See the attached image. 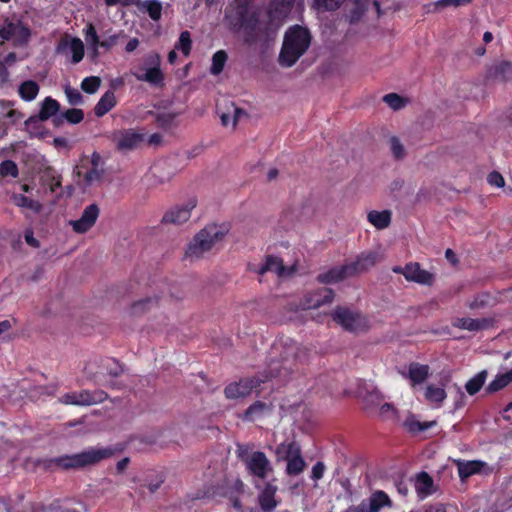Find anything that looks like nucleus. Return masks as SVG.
<instances>
[{"mask_svg":"<svg viewBox=\"0 0 512 512\" xmlns=\"http://www.w3.org/2000/svg\"><path fill=\"white\" fill-rule=\"evenodd\" d=\"M367 512H380L382 508H391L393 503L388 494L382 490L371 493L368 499L361 502Z\"/></svg>","mask_w":512,"mask_h":512,"instance_id":"19","label":"nucleus"},{"mask_svg":"<svg viewBox=\"0 0 512 512\" xmlns=\"http://www.w3.org/2000/svg\"><path fill=\"white\" fill-rule=\"evenodd\" d=\"M240 26L243 31V40L251 45L264 39L266 27L260 22L256 13L244 11L240 16Z\"/></svg>","mask_w":512,"mask_h":512,"instance_id":"7","label":"nucleus"},{"mask_svg":"<svg viewBox=\"0 0 512 512\" xmlns=\"http://www.w3.org/2000/svg\"><path fill=\"white\" fill-rule=\"evenodd\" d=\"M228 229L224 226L210 224L200 230L190 241L185 257L196 261L211 251L215 244L221 242L226 236Z\"/></svg>","mask_w":512,"mask_h":512,"instance_id":"4","label":"nucleus"},{"mask_svg":"<svg viewBox=\"0 0 512 512\" xmlns=\"http://www.w3.org/2000/svg\"><path fill=\"white\" fill-rule=\"evenodd\" d=\"M278 349L279 358L269 364L271 377L286 378L309 358V349L289 338L282 340Z\"/></svg>","mask_w":512,"mask_h":512,"instance_id":"1","label":"nucleus"},{"mask_svg":"<svg viewBox=\"0 0 512 512\" xmlns=\"http://www.w3.org/2000/svg\"><path fill=\"white\" fill-rule=\"evenodd\" d=\"M335 297L334 291L330 288H319L307 292L299 303H289L287 308L290 311L318 309L321 306L329 305Z\"/></svg>","mask_w":512,"mask_h":512,"instance_id":"5","label":"nucleus"},{"mask_svg":"<svg viewBox=\"0 0 512 512\" xmlns=\"http://www.w3.org/2000/svg\"><path fill=\"white\" fill-rule=\"evenodd\" d=\"M156 303H157L156 298H147L144 300H140L133 305V307H132L133 313L137 314V313L144 312L147 308L154 306Z\"/></svg>","mask_w":512,"mask_h":512,"instance_id":"56","label":"nucleus"},{"mask_svg":"<svg viewBox=\"0 0 512 512\" xmlns=\"http://www.w3.org/2000/svg\"><path fill=\"white\" fill-rule=\"evenodd\" d=\"M259 275H264L267 272H273L278 277H288L293 273V269L285 267L283 261L273 255H268L265 258V263L255 270Z\"/></svg>","mask_w":512,"mask_h":512,"instance_id":"18","label":"nucleus"},{"mask_svg":"<svg viewBox=\"0 0 512 512\" xmlns=\"http://www.w3.org/2000/svg\"><path fill=\"white\" fill-rule=\"evenodd\" d=\"M435 423H436L435 421L421 423L416 420H408L406 422V425L408 426L410 431L417 432V431H424V430L434 426Z\"/></svg>","mask_w":512,"mask_h":512,"instance_id":"57","label":"nucleus"},{"mask_svg":"<svg viewBox=\"0 0 512 512\" xmlns=\"http://www.w3.org/2000/svg\"><path fill=\"white\" fill-rule=\"evenodd\" d=\"M472 0H438L436 2V6H441V7H445V6H454V7H458V6H461V5H466L468 3H470Z\"/></svg>","mask_w":512,"mask_h":512,"instance_id":"62","label":"nucleus"},{"mask_svg":"<svg viewBox=\"0 0 512 512\" xmlns=\"http://www.w3.org/2000/svg\"><path fill=\"white\" fill-rule=\"evenodd\" d=\"M114 454L115 450L111 447L90 448L80 453L51 459L50 464H54L63 470H79L94 466L105 459L111 458Z\"/></svg>","mask_w":512,"mask_h":512,"instance_id":"3","label":"nucleus"},{"mask_svg":"<svg viewBox=\"0 0 512 512\" xmlns=\"http://www.w3.org/2000/svg\"><path fill=\"white\" fill-rule=\"evenodd\" d=\"M227 61V54L223 50L217 51L212 57V65L210 72L213 75H218L223 71L224 65Z\"/></svg>","mask_w":512,"mask_h":512,"instance_id":"41","label":"nucleus"},{"mask_svg":"<svg viewBox=\"0 0 512 512\" xmlns=\"http://www.w3.org/2000/svg\"><path fill=\"white\" fill-rule=\"evenodd\" d=\"M104 176V169L101 167H91V169L85 174L84 180L86 185H92L102 181Z\"/></svg>","mask_w":512,"mask_h":512,"instance_id":"46","label":"nucleus"},{"mask_svg":"<svg viewBox=\"0 0 512 512\" xmlns=\"http://www.w3.org/2000/svg\"><path fill=\"white\" fill-rule=\"evenodd\" d=\"M99 213V207L96 204H90L78 220H71L69 224L76 233H85L96 223Z\"/></svg>","mask_w":512,"mask_h":512,"instance_id":"15","label":"nucleus"},{"mask_svg":"<svg viewBox=\"0 0 512 512\" xmlns=\"http://www.w3.org/2000/svg\"><path fill=\"white\" fill-rule=\"evenodd\" d=\"M325 465L323 462H317L313 467H312V472H311V477L312 479L314 480H319L323 477V474L325 472Z\"/></svg>","mask_w":512,"mask_h":512,"instance_id":"60","label":"nucleus"},{"mask_svg":"<svg viewBox=\"0 0 512 512\" xmlns=\"http://www.w3.org/2000/svg\"><path fill=\"white\" fill-rule=\"evenodd\" d=\"M311 35L306 28L294 26L284 36L278 62L284 68L292 67L298 59L308 50Z\"/></svg>","mask_w":512,"mask_h":512,"instance_id":"2","label":"nucleus"},{"mask_svg":"<svg viewBox=\"0 0 512 512\" xmlns=\"http://www.w3.org/2000/svg\"><path fill=\"white\" fill-rule=\"evenodd\" d=\"M429 374V367L419 363H411L407 376L413 385L420 384L426 380Z\"/></svg>","mask_w":512,"mask_h":512,"instance_id":"29","label":"nucleus"},{"mask_svg":"<svg viewBox=\"0 0 512 512\" xmlns=\"http://www.w3.org/2000/svg\"><path fill=\"white\" fill-rule=\"evenodd\" d=\"M114 141L118 150L129 151L142 143L143 135L132 129L122 130L114 133Z\"/></svg>","mask_w":512,"mask_h":512,"instance_id":"17","label":"nucleus"},{"mask_svg":"<svg viewBox=\"0 0 512 512\" xmlns=\"http://www.w3.org/2000/svg\"><path fill=\"white\" fill-rule=\"evenodd\" d=\"M101 85V79L97 76L86 77L81 83L83 91L89 94L95 93Z\"/></svg>","mask_w":512,"mask_h":512,"instance_id":"47","label":"nucleus"},{"mask_svg":"<svg viewBox=\"0 0 512 512\" xmlns=\"http://www.w3.org/2000/svg\"><path fill=\"white\" fill-rule=\"evenodd\" d=\"M300 446L295 442L281 443L276 447L275 454L278 461H287L293 455L297 454Z\"/></svg>","mask_w":512,"mask_h":512,"instance_id":"35","label":"nucleus"},{"mask_svg":"<svg viewBox=\"0 0 512 512\" xmlns=\"http://www.w3.org/2000/svg\"><path fill=\"white\" fill-rule=\"evenodd\" d=\"M175 114L162 113L157 116V122L162 127H168L174 120Z\"/></svg>","mask_w":512,"mask_h":512,"instance_id":"61","label":"nucleus"},{"mask_svg":"<svg viewBox=\"0 0 512 512\" xmlns=\"http://www.w3.org/2000/svg\"><path fill=\"white\" fill-rule=\"evenodd\" d=\"M345 0H314L313 6L320 11L338 9Z\"/></svg>","mask_w":512,"mask_h":512,"instance_id":"45","label":"nucleus"},{"mask_svg":"<svg viewBox=\"0 0 512 512\" xmlns=\"http://www.w3.org/2000/svg\"><path fill=\"white\" fill-rule=\"evenodd\" d=\"M192 47V40L189 31H183L175 45V49L181 50L185 56H189Z\"/></svg>","mask_w":512,"mask_h":512,"instance_id":"44","label":"nucleus"},{"mask_svg":"<svg viewBox=\"0 0 512 512\" xmlns=\"http://www.w3.org/2000/svg\"><path fill=\"white\" fill-rule=\"evenodd\" d=\"M163 480H158L156 482H152L147 484L146 486H142L138 489L139 495L142 499H146L147 493L145 489L149 491V494H154L162 485Z\"/></svg>","mask_w":512,"mask_h":512,"instance_id":"58","label":"nucleus"},{"mask_svg":"<svg viewBox=\"0 0 512 512\" xmlns=\"http://www.w3.org/2000/svg\"><path fill=\"white\" fill-rule=\"evenodd\" d=\"M239 457L245 463L249 473L260 479H266L270 473L273 472V467L270 460L265 453L256 451L251 454H246L242 451L241 447L238 449Z\"/></svg>","mask_w":512,"mask_h":512,"instance_id":"8","label":"nucleus"},{"mask_svg":"<svg viewBox=\"0 0 512 512\" xmlns=\"http://www.w3.org/2000/svg\"><path fill=\"white\" fill-rule=\"evenodd\" d=\"M306 463L301 455V449L297 454L287 460L286 472L290 476L299 475L304 471Z\"/></svg>","mask_w":512,"mask_h":512,"instance_id":"34","label":"nucleus"},{"mask_svg":"<svg viewBox=\"0 0 512 512\" xmlns=\"http://www.w3.org/2000/svg\"><path fill=\"white\" fill-rule=\"evenodd\" d=\"M0 175L2 177L11 176L16 178L18 176L17 164L12 160H5L0 163Z\"/></svg>","mask_w":512,"mask_h":512,"instance_id":"48","label":"nucleus"},{"mask_svg":"<svg viewBox=\"0 0 512 512\" xmlns=\"http://www.w3.org/2000/svg\"><path fill=\"white\" fill-rule=\"evenodd\" d=\"M415 490L421 498L427 497L435 492L433 479L427 472L423 471L417 474Z\"/></svg>","mask_w":512,"mask_h":512,"instance_id":"23","label":"nucleus"},{"mask_svg":"<svg viewBox=\"0 0 512 512\" xmlns=\"http://www.w3.org/2000/svg\"><path fill=\"white\" fill-rule=\"evenodd\" d=\"M332 316L336 323L351 332H358L366 327V320L360 313L345 307H336Z\"/></svg>","mask_w":512,"mask_h":512,"instance_id":"11","label":"nucleus"},{"mask_svg":"<svg viewBox=\"0 0 512 512\" xmlns=\"http://www.w3.org/2000/svg\"><path fill=\"white\" fill-rule=\"evenodd\" d=\"M59 108H60V105L55 99H53L51 97H46L44 99V101L42 102L41 109L38 114L39 119L41 121L48 120L52 116L56 115V113L59 111Z\"/></svg>","mask_w":512,"mask_h":512,"instance_id":"31","label":"nucleus"},{"mask_svg":"<svg viewBox=\"0 0 512 512\" xmlns=\"http://www.w3.org/2000/svg\"><path fill=\"white\" fill-rule=\"evenodd\" d=\"M425 399L431 403H435L439 406L446 398V392L443 387H437L433 384H429L425 390Z\"/></svg>","mask_w":512,"mask_h":512,"instance_id":"37","label":"nucleus"},{"mask_svg":"<svg viewBox=\"0 0 512 512\" xmlns=\"http://www.w3.org/2000/svg\"><path fill=\"white\" fill-rule=\"evenodd\" d=\"M108 398L103 390H81L69 392L59 398V402L65 405L91 406L102 403Z\"/></svg>","mask_w":512,"mask_h":512,"instance_id":"9","label":"nucleus"},{"mask_svg":"<svg viewBox=\"0 0 512 512\" xmlns=\"http://www.w3.org/2000/svg\"><path fill=\"white\" fill-rule=\"evenodd\" d=\"M65 94L69 104L71 105H79L83 102L81 93L75 88H71L69 86L65 87Z\"/></svg>","mask_w":512,"mask_h":512,"instance_id":"55","label":"nucleus"},{"mask_svg":"<svg viewBox=\"0 0 512 512\" xmlns=\"http://www.w3.org/2000/svg\"><path fill=\"white\" fill-rule=\"evenodd\" d=\"M262 382L264 380L259 377L242 379L239 382L229 384L224 393L228 399L244 398L249 396L252 390L260 386Z\"/></svg>","mask_w":512,"mask_h":512,"instance_id":"13","label":"nucleus"},{"mask_svg":"<svg viewBox=\"0 0 512 512\" xmlns=\"http://www.w3.org/2000/svg\"><path fill=\"white\" fill-rule=\"evenodd\" d=\"M116 104V98L113 91H107L98 101L94 108L95 115L98 117L104 116Z\"/></svg>","mask_w":512,"mask_h":512,"instance_id":"27","label":"nucleus"},{"mask_svg":"<svg viewBox=\"0 0 512 512\" xmlns=\"http://www.w3.org/2000/svg\"><path fill=\"white\" fill-rule=\"evenodd\" d=\"M487 181L490 185L496 186L498 188L504 187L505 185L503 176L497 171L491 172L487 177Z\"/></svg>","mask_w":512,"mask_h":512,"instance_id":"59","label":"nucleus"},{"mask_svg":"<svg viewBox=\"0 0 512 512\" xmlns=\"http://www.w3.org/2000/svg\"><path fill=\"white\" fill-rule=\"evenodd\" d=\"M56 53L67 55L68 53H72V63H79L84 56V44L77 37H69L68 35L62 37L57 46Z\"/></svg>","mask_w":512,"mask_h":512,"instance_id":"14","label":"nucleus"},{"mask_svg":"<svg viewBox=\"0 0 512 512\" xmlns=\"http://www.w3.org/2000/svg\"><path fill=\"white\" fill-rule=\"evenodd\" d=\"M405 279L418 284L431 285L434 276L430 272L422 270L418 263H409L405 266Z\"/></svg>","mask_w":512,"mask_h":512,"instance_id":"20","label":"nucleus"},{"mask_svg":"<svg viewBox=\"0 0 512 512\" xmlns=\"http://www.w3.org/2000/svg\"><path fill=\"white\" fill-rule=\"evenodd\" d=\"M197 200L190 198L182 205H177L168 210L162 218V223L181 225L188 221L191 217V211L196 207Z\"/></svg>","mask_w":512,"mask_h":512,"instance_id":"12","label":"nucleus"},{"mask_svg":"<svg viewBox=\"0 0 512 512\" xmlns=\"http://www.w3.org/2000/svg\"><path fill=\"white\" fill-rule=\"evenodd\" d=\"M39 92V86L34 81H25L19 87L20 96L27 101L33 100Z\"/></svg>","mask_w":512,"mask_h":512,"instance_id":"40","label":"nucleus"},{"mask_svg":"<svg viewBox=\"0 0 512 512\" xmlns=\"http://www.w3.org/2000/svg\"><path fill=\"white\" fill-rule=\"evenodd\" d=\"M375 415L382 419H392L397 416V410L391 403L383 401Z\"/></svg>","mask_w":512,"mask_h":512,"instance_id":"49","label":"nucleus"},{"mask_svg":"<svg viewBox=\"0 0 512 512\" xmlns=\"http://www.w3.org/2000/svg\"><path fill=\"white\" fill-rule=\"evenodd\" d=\"M40 121L41 120L39 119V116L30 117L28 120L25 121V129L31 136H42V134L39 131L42 128V126L39 123Z\"/></svg>","mask_w":512,"mask_h":512,"instance_id":"50","label":"nucleus"},{"mask_svg":"<svg viewBox=\"0 0 512 512\" xmlns=\"http://www.w3.org/2000/svg\"><path fill=\"white\" fill-rule=\"evenodd\" d=\"M392 213L390 210H372L367 214L368 222L378 230L387 228L391 223Z\"/></svg>","mask_w":512,"mask_h":512,"instance_id":"24","label":"nucleus"},{"mask_svg":"<svg viewBox=\"0 0 512 512\" xmlns=\"http://www.w3.org/2000/svg\"><path fill=\"white\" fill-rule=\"evenodd\" d=\"M390 148L396 159H402L405 156V148L397 137H391L389 140Z\"/></svg>","mask_w":512,"mask_h":512,"instance_id":"52","label":"nucleus"},{"mask_svg":"<svg viewBox=\"0 0 512 512\" xmlns=\"http://www.w3.org/2000/svg\"><path fill=\"white\" fill-rule=\"evenodd\" d=\"M17 114L18 113L15 110L9 108V106L7 104L0 103V138L5 136L7 133V128L4 124V119L5 118H13Z\"/></svg>","mask_w":512,"mask_h":512,"instance_id":"43","label":"nucleus"},{"mask_svg":"<svg viewBox=\"0 0 512 512\" xmlns=\"http://www.w3.org/2000/svg\"><path fill=\"white\" fill-rule=\"evenodd\" d=\"M64 117L70 124H78L84 119V113L81 109H68L64 112Z\"/></svg>","mask_w":512,"mask_h":512,"instance_id":"53","label":"nucleus"},{"mask_svg":"<svg viewBox=\"0 0 512 512\" xmlns=\"http://www.w3.org/2000/svg\"><path fill=\"white\" fill-rule=\"evenodd\" d=\"M512 382V369L506 373L497 375L496 378L489 383L486 390L489 393L497 392L503 388H505L508 384Z\"/></svg>","mask_w":512,"mask_h":512,"instance_id":"38","label":"nucleus"},{"mask_svg":"<svg viewBox=\"0 0 512 512\" xmlns=\"http://www.w3.org/2000/svg\"><path fill=\"white\" fill-rule=\"evenodd\" d=\"M132 74L139 81L152 85H160L163 82V73L160 70V56L151 52L144 57V65H139L132 71Z\"/></svg>","mask_w":512,"mask_h":512,"instance_id":"6","label":"nucleus"},{"mask_svg":"<svg viewBox=\"0 0 512 512\" xmlns=\"http://www.w3.org/2000/svg\"><path fill=\"white\" fill-rule=\"evenodd\" d=\"M487 377V371L483 370L471 378L465 385L466 391L470 395L476 394L484 385Z\"/></svg>","mask_w":512,"mask_h":512,"instance_id":"39","label":"nucleus"},{"mask_svg":"<svg viewBox=\"0 0 512 512\" xmlns=\"http://www.w3.org/2000/svg\"><path fill=\"white\" fill-rule=\"evenodd\" d=\"M276 491V486L272 484H267L263 491L260 493L258 501L263 511L269 512L277 506V501L275 500Z\"/></svg>","mask_w":512,"mask_h":512,"instance_id":"25","label":"nucleus"},{"mask_svg":"<svg viewBox=\"0 0 512 512\" xmlns=\"http://www.w3.org/2000/svg\"><path fill=\"white\" fill-rule=\"evenodd\" d=\"M350 277H352V275L347 263L342 266L333 267L329 271L319 274L317 281L322 284H331Z\"/></svg>","mask_w":512,"mask_h":512,"instance_id":"21","label":"nucleus"},{"mask_svg":"<svg viewBox=\"0 0 512 512\" xmlns=\"http://www.w3.org/2000/svg\"><path fill=\"white\" fill-rule=\"evenodd\" d=\"M0 37L5 41H12L14 46H22L29 41L30 30L21 21L6 19L0 27Z\"/></svg>","mask_w":512,"mask_h":512,"instance_id":"10","label":"nucleus"},{"mask_svg":"<svg viewBox=\"0 0 512 512\" xmlns=\"http://www.w3.org/2000/svg\"><path fill=\"white\" fill-rule=\"evenodd\" d=\"M167 163L166 162H159L155 164L151 169V176L154 180V183L156 184H163L167 181H169L174 175V170H168L167 169Z\"/></svg>","mask_w":512,"mask_h":512,"instance_id":"28","label":"nucleus"},{"mask_svg":"<svg viewBox=\"0 0 512 512\" xmlns=\"http://www.w3.org/2000/svg\"><path fill=\"white\" fill-rule=\"evenodd\" d=\"M494 77L502 81L512 79V63L501 62L496 65L494 67Z\"/></svg>","mask_w":512,"mask_h":512,"instance_id":"42","label":"nucleus"},{"mask_svg":"<svg viewBox=\"0 0 512 512\" xmlns=\"http://www.w3.org/2000/svg\"><path fill=\"white\" fill-rule=\"evenodd\" d=\"M11 200L16 206L31 209L35 213H39L42 210V205L38 201L30 199L22 194H13L11 196Z\"/></svg>","mask_w":512,"mask_h":512,"instance_id":"36","label":"nucleus"},{"mask_svg":"<svg viewBox=\"0 0 512 512\" xmlns=\"http://www.w3.org/2000/svg\"><path fill=\"white\" fill-rule=\"evenodd\" d=\"M455 327L469 330V331H479L485 329L489 326V321L487 319H473V318H458L455 320Z\"/></svg>","mask_w":512,"mask_h":512,"instance_id":"26","label":"nucleus"},{"mask_svg":"<svg viewBox=\"0 0 512 512\" xmlns=\"http://www.w3.org/2000/svg\"><path fill=\"white\" fill-rule=\"evenodd\" d=\"M272 404L262 401H256L250 405L243 415V420L253 422L256 421L272 411Z\"/></svg>","mask_w":512,"mask_h":512,"instance_id":"22","label":"nucleus"},{"mask_svg":"<svg viewBox=\"0 0 512 512\" xmlns=\"http://www.w3.org/2000/svg\"><path fill=\"white\" fill-rule=\"evenodd\" d=\"M24 238H25L26 243L29 246L34 247V248H39L40 247V242H39V240H37L34 237V233H33V231L31 229H28V230L25 231Z\"/></svg>","mask_w":512,"mask_h":512,"instance_id":"63","label":"nucleus"},{"mask_svg":"<svg viewBox=\"0 0 512 512\" xmlns=\"http://www.w3.org/2000/svg\"><path fill=\"white\" fill-rule=\"evenodd\" d=\"M383 101L392 109L398 110L404 107L405 101L396 93H389L383 97Z\"/></svg>","mask_w":512,"mask_h":512,"instance_id":"51","label":"nucleus"},{"mask_svg":"<svg viewBox=\"0 0 512 512\" xmlns=\"http://www.w3.org/2000/svg\"><path fill=\"white\" fill-rule=\"evenodd\" d=\"M140 11L147 12L150 18L157 21L161 18L162 4L158 0H145L138 3Z\"/></svg>","mask_w":512,"mask_h":512,"instance_id":"32","label":"nucleus"},{"mask_svg":"<svg viewBox=\"0 0 512 512\" xmlns=\"http://www.w3.org/2000/svg\"><path fill=\"white\" fill-rule=\"evenodd\" d=\"M378 252H363L357 256L355 261L348 263L352 277L365 273L376 265L380 260Z\"/></svg>","mask_w":512,"mask_h":512,"instance_id":"16","label":"nucleus"},{"mask_svg":"<svg viewBox=\"0 0 512 512\" xmlns=\"http://www.w3.org/2000/svg\"><path fill=\"white\" fill-rule=\"evenodd\" d=\"M85 40L88 45H98L99 37L92 23H88L84 29Z\"/></svg>","mask_w":512,"mask_h":512,"instance_id":"54","label":"nucleus"},{"mask_svg":"<svg viewBox=\"0 0 512 512\" xmlns=\"http://www.w3.org/2000/svg\"><path fill=\"white\" fill-rule=\"evenodd\" d=\"M363 401L364 409L371 414H375L384 401V396L379 391L373 390L365 394Z\"/></svg>","mask_w":512,"mask_h":512,"instance_id":"30","label":"nucleus"},{"mask_svg":"<svg viewBox=\"0 0 512 512\" xmlns=\"http://www.w3.org/2000/svg\"><path fill=\"white\" fill-rule=\"evenodd\" d=\"M457 465H458L459 477L462 480H465L466 478L479 472L481 470V468L483 467L484 463H482L480 461H467V462L458 461Z\"/></svg>","mask_w":512,"mask_h":512,"instance_id":"33","label":"nucleus"},{"mask_svg":"<svg viewBox=\"0 0 512 512\" xmlns=\"http://www.w3.org/2000/svg\"><path fill=\"white\" fill-rule=\"evenodd\" d=\"M117 39H118V36L117 35H111L109 36L108 38L100 41L99 40V44L100 47H103V48H106V49H110L111 47H113L116 43H117Z\"/></svg>","mask_w":512,"mask_h":512,"instance_id":"64","label":"nucleus"}]
</instances>
